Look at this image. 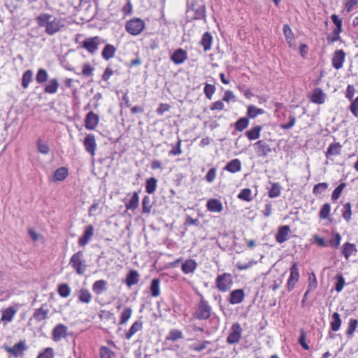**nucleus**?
Returning a JSON list of instances; mask_svg holds the SVG:
<instances>
[{"label": "nucleus", "instance_id": "c756f323", "mask_svg": "<svg viewBox=\"0 0 358 358\" xmlns=\"http://www.w3.org/2000/svg\"><path fill=\"white\" fill-rule=\"evenodd\" d=\"M224 170L235 173L241 170V162L238 159H234L230 161L224 168Z\"/></svg>", "mask_w": 358, "mask_h": 358}, {"label": "nucleus", "instance_id": "9d476101", "mask_svg": "<svg viewBox=\"0 0 358 358\" xmlns=\"http://www.w3.org/2000/svg\"><path fill=\"white\" fill-rule=\"evenodd\" d=\"M187 17L194 20H201L204 18L206 7L204 5H196L189 8L187 11Z\"/></svg>", "mask_w": 358, "mask_h": 358}, {"label": "nucleus", "instance_id": "de8ad7c7", "mask_svg": "<svg viewBox=\"0 0 358 358\" xmlns=\"http://www.w3.org/2000/svg\"><path fill=\"white\" fill-rule=\"evenodd\" d=\"M335 289L337 292H341L345 285V280L343 275L341 273L337 274L335 277Z\"/></svg>", "mask_w": 358, "mask_h": 358}, {"label": "nucleus", "instance_id": "ea45409f", "mask_svg": "<svg viewBox=\"0 0 358 358\" xmlns=\"http://www.w3.org/2000/svg\"><path fill=\"white\" fill-rule=\"evenodd\" d=\"M264 113V110L262 108H259L253 105H250L248 107L247 115L248 117L254 119L259 115Z\"/></svg>", "mask_w": 358, "mask_h": 358}, {"label": "nucleus", "instance_id": "20e7f679", "mask_svg": "<svg viewBox=\"0 0 358 358\" xmlns=\"http://www.w3.org/2000/svg\"><path fill=\"white\" fill-rule=\"evenodd\" d=\"M145 28V22L140 18H134L126 24V29L131 35L136 36L141 34Z\"/></svg>", "mask_w": 358, "mask_h": 358}, {"label": "nucleus", "instance_id": "58836bf2", "mask_svg": "<svg viewBox=\"0 0 358 358\" xmlns=\"http://www.w3.org/2000/svg\"><path fill=\"white\" fill-rule=\"evenodd\" d=\"M342 321L340 315L338 313H334L332 315L331 320L330 322L331 329L334 331H337L340 329Z\"/></svg>", "mask_w": 358, "mask_h": 358}, {"label": "nucleus", "instance_id": "39448f33", "mask_svg": "<svg viewBox=\"0 0 358 358\" xmlns=\"http://www.w3.org/2000/svg\"><path fill=\"white\" fill-rule=\"evenodd\" d=\"M289 276L287 282V289L291 292L295 287L296 284L299 282L300 274L298 264L296 262H292L289 268Z\"/></svg>", "mask_w": 358, "mask_h": 358}, {"label": "nucleus", "instance_id": "bf43d9fd", "mask_svg": "<svg viewBox=\"0 0 358 358\" xmlns=\"http://www.w3.org/2000/svg\"><path fill=\"white\" fill-rule=\"evenodd\" d=\"M358 326V320L356 319L351 318L349 321L348 328L346 334L349 336H352Z\"/></svg>", "mask_w": 358, "mask_h": 358}, {"label": "nucleus", "instance_id": "dca6fc26", "mask_svg": "<svg viewBox=\"0 0 358 358\" xmlns=\"http://www.w3.org/2000/svg\"><path fill=\"white\" fill-rule=\"evenodd\" d=\"M62 27L64 25L61 24V21L56 17H53L50 21L45 31L47 34L52 36L59 32Z\"/></svg>", "mask_w": 358, "mask_h": 358}, {"label": "nucleus", "instance_id": "37998d69", "mask_svg": "<svg viewBox=\"0 0 358 358\" xmlns=\"http://www.w3.org/2000/svg\"><path fill=\"white\" fill-rule=\"evenodd\" d=\"M48 79V71L44 69H39L36 75V81L38 84H43Z\"/></svg>", "mask_w": 358, "mask_h": 358}, {"label": "nucleus", "instance_id": "a19ab883", "mask_svg": "<svg viewBox=\"0 0 358 358\" xmlns=\"http://www.w3.org/2000/svg\"><path fill=\"white\" fill-rule=\"evenodd\" d=\"M33 80V71L28 69L24 71L22 78V86L26 89L28 87L29 83Z\"/></svg>", "mask_w": 358, "mask_h": 358}, {"label": "nucleus", "instance_id": "f704fd0d", "mask_svg": "<svg viewBox=\"0 0 358 358\" xmlns=\"http://www.w3.org/2000/svg\"><path fill=\"white\" fill-rule=\"evenodd\" d=\"M262 130V126L257 125L255 127L248 130L245 132V136L248 137V138L250 141L257 140L260 137V133Z\"/></svg>", "mask_w": 358, "mask_h": 358}, {"label": "nucleus", "instance_id": "774afa93", "mask_svg": "<svg viewBox=\"0 0 358 358\" xmlns=\"http://www.w3.org/2000/svg\"><path fill=\"white\" fill-rule=\"evenodd\" d=\"M216 176H217V169L213 167V168H211L207 173L205 178H206V180L209 182V183H211L213 182L215 178H216Z\"/></svg>", "mask_w": 358, "mask_h": 358}, {"label": "nucleus", "instance_id": "79ce46f5", "mask_svg": "<svg viewBox=\"0 0 358 358\" xmlns=\"http://www.w3.org/2000/svg\"><path fill=\"white\" fill-rule=\"evenodd\" d=\"M281 187L279 183H272L271 188L268 190V194L270 198H277L280 195Z\"/></svg>", "mask_w": 358, "mask_h": 358}, {"label": "nucleus", "instance_id": "a18cd8bd", "mask_svg": "<svg viewBox=\"0 0 358 358\" xmlns=\"http://www.w3.org/2000/svg\"><path fill=\"white\" fill-rule=\"evenodd\" d=\"M237 197L243 201H251L252 200V191L249 188H245L241 190Z\"/></svg>", "mask_w": 358, "mask_h": 358}, {"label": "nucleus", "instance_id": "cd10ccee", "mask_svg": "<svg viewBox=\"0 0 358 358\" xmlns=\"http://www.w3.org/2000/svg\"><path fill=\"white\" fill-rule=\"evenodd\" d=\"M139 204V196L138 192H135L132 194L131 198L125 201V207L127 210H134Z\"/></svg>", "mask_w": 358, "mask_h": 358}, {"label": "nucleus", "instance_id": "a211bd4d", "mask_svg": "<svg viewBox=\"0 0 358 358\" xmlns=\"http://www.w3.org/2000/svg\"><path fill=\"white\" fill-rule=\"evenodd\" d=\"M289 233L290 227L289 226L284 225L280 227L275 236L276 241L279 243L285 242L289 239Z\"/></svg>", "mask_w": 358, "mask_h": 358}, {"label": "nucleus", "instance_id": "aec40b11", "mask_svg": "<svg viewBox=\"0 0 358 358\" xmlns=\"http://www.w3.org/2000/svg\"><path fill=\"white\" fill-rule=\"evenodd\" d=\"M85 150L92 155H94V152L96 148V143L95 141V137L93 134H87L83 141Z\"/></svg>", "mask_w": 358, "mask_h": 358}, {"label": "nucleus", "instance_id": "7c9ffc66", "mask_svg": "<svg viewBox=\"0 0 358 358\" xmlns=\"http://www.w3.org/2000/svg\"><path fill=\"white\" fill-rule=\"evenodd\" d=\"M52 18V15L47 13H42L38 15L35 20L38 27L46 28Z\"/></svg>", "mask_w": 358, "mask_h": 358}, {"label": "nucleus", "instance_id": "6e6d98bb", "mask_svg": "<svg viewBox=\"0 0 358 358\" xmlns=\"http://www.w3.org/2000/svg\"><path fill=\"white\" fill-rule=\"evenodd\" d=\"M330 211H331V206L329 203H324L320 210V217L321 219H323V220H325L327 218L329 217V213H330Z\"/></svg>", "mask_w": 358, "mask_h": 358}, {"label": "nucleus", "instance_id": "864d4df0", "mask_svg": "<svg viewBox=\"0 0 358 358\" xmlns=\"http://www.w3.org/2000/svg\"><path fill=\"white\" fill-rule=\"evenodd\" d=\"M78 299L81 302L88 303L92 299L91 294L86 289H81L78 296Z\"/></svg>", "mask_w": 358, "mask_h": 358}, {"label": "nucleus", "instance_id": "6e6552de", "mask_svg": "<svg viewBox=\"0 0 358 358\" xmlns=\"http://www.w3.org/2000/svg\"><path fill=\"white\" fill-rule=\"evenodd\" d=\"M101 43V38L99 36L85 38L81 45V48L87 50L90 54H94L98 50Z\"/></svg>", "mask_w": 358, "mask_h": 358}, {"label": "nucleus", "instance_id": "13d9d810", "mask_svg": "<svg viewBox=\"0 0 358 358\" xmlns=\"http://www.w3.org/2000/svg\"><path fill=\"white\" fill-rule=\"evenodd\" d=\"M345 187V183H344V182L341 183L337 187H336L332 192L331 199L333 201L338 200L342 193V191L343 190V189Z\"/></svg>", "mask_w": 358, "mask_h": 358}, {"label": "nucleus", "instance_id": "412c9836", "mask_svg": "<svg viewBox=\"0 0 358 358\" xmlns=\"http://www.w3.org/2000/svg\"><path fill=\"white\" fill-rule=\"evenodd\" d=\"M140 280V275L136 270H130L126 275L124 282L127 287H131L138 284Z\"/></svg>", "mask_w": 358, "mask_h": 358}, {"label": "nucleus", "instance_id": "8fccbe9b", "mask_svg": "<svg viewBox=\"0 0 358 358\" xmlns=\"http://www.w3.org/2000/svg\"><path fill=\"white\" fill-rule=\"evenodd\" d=\"M152 207L150 198L148 196H145L142 200L143 213L149 214L151 212Z\"/></svg>", "mask_w": 358, "mask_h": 358}, {"label": "nucleus", "instance_id": "72a5a7b5", "mask_svg": "<svg viewBox=\"0 0 358 358\" xmlns=\"http://www.w3.org/2000/svg\"><path fill=\"white\" fill-rule=\"evenodd\" d=\"M59 87V83L57 78L50 79L44 87V92L47 94H55Z\"/></svg>", "mask_w": 358, "mask_h": 358}, {"label": "nucleus", "instance_id": "2eb2a0df", "mask_svg": "<svg viewBox=\"0 0 358 358\" xmlns=\"http://www.w3.org/2000/svg\"><path fill=\"white\" fill-rule=\"evenodd\" d=\"M99 116L93 111H90L85 118V127L88 130L95 129L99 122Z\"/></svg>", "mask_w": 358, "mask_h": 358}, {"label": "nucleus", "instance_id": "c03bdc74", "mask_svg": "<svg viewBox=\"0 0 358 358\" xmlns=\"http://www.w3.org/2000/svg\"><path fill=\"white\" fill-rule=\"evenodd\" d=\"M329 187V184L327 182H320L313 187V194L315 196H319L324 192Z\"/></svg>", "mask_w": 358, "mask_h": 358}, {"label": "nucleus", "instance_id": "bb28decb", "mask_svg": "<svg viewBox=\"0 0 358 358\" xmlns=\"http://www.w3.org/2000/svg\"><path fill=\"white\" fill-rule=\"evenodd\" d=\"M342 145L340 143H331L326 152V157L328 159L331 158L334 156L339 155L341 152Z\"/></svg>", "mask_w": 358, "mask_h": 358}, {"label": "nucleus", "instance_id": "5701e85b", "mask_svg": "<svg viewBox=\"0 0 358 358\" xmlns=\"http://www.w3.org/2000/svg\"><path fill=\"white\" fill-rule=\"evenodd\" d=\"M46 306L45 304H43L39 308L35 309L32 317L37 322H40L48 317L49 309L45 308Z\"/></svg>", "mask_w": 358, "mask_h": 358}, {"label": "nucleus", "instance_id": "423d86ee", "mask_svg": "<svg viewBox=\"0 0 358 358\" xmlns=\"http://www.w3.org/2000/svg\"><path fill=\"white\" fill-rule=\"evenodd\" d=\"M242 332L243 329L241 324L238 322L234 323L227 338V343L231 345L238 343L242 338Z\"/></svg>", "mask_w": 358, "mask_h": 358}, {"label": "nucleus", "instance_id": "2f4dec72", "mask_svg": "<svg viewBox=\"0 0 358 358\" xmlns=\"http://www.w3.org/2000/svg\"><path fill=\"white\" fill-rule=\"evenodd\" d=\"M160 282L161 281L159 278H154L151 281L150 291L151 296L154 298L159 296L161 294Z\"/></svg>", "mask_w": 358, "mask_h": 358}, {"label": "nucleus", "instance_id": "052dcab7", "mask_svg": "<svg viewBox=\"0 0 358 358\" xmlns=\"http://www.w3.org/2000/svg\"><path fill=\"white\" fill-rule=\"evenodd\" d=\"M351 204L350 203H346L343 206V217L347 222H349L351 220Z\"/></svg>", "mask_w": 358, "mask_h": 358}, {"label": "nucleus", "instance_id": "4be33fe9", "mask_svg": "<svg viewBox=\"0 0 358 358\" xmlns=\"http://www.w3.org/2000/svg\"><path fill=\"white\" fill-rule=\"evenodd\" d=\"M207 210L212 213H221L223 210V206L220 200L217 199H210L206 203Z\"/></svg>", "mask_w": 358, "mask_h": 358}, {"label": "nucleus", "instance_id": "a878e982", "mask_svg": "<svg viewBox=\"0 0 358 358\" xmlns=\"http://www.w3.org/2000/svg\"><path fill=\"white\" fill-rule=\"evenodd\" d=\"M197 268V263L194 259H186L181 266V270L185 274L193 273Z\"/></svg>", "mask_w": 358, "mask_h": 358}, {"label": "nucleus", "instance_id": "e433bc0d", "mask_svg": "<svg viewBox=\"0 0 358 358\" xmlns=\"http://www.w3.org/2000/svg\"><path fill=\"white\" fill-rule=\"evenodd\" d=\"M157 187V180L155 178L152 177V178H148L146 180V181H145V192L148 194H153L156 191Z\"/></svg>", "mask_w": 358, "mask_h": 358}, {"label": "nucleus", "instance_id": "1a4fd4ad", "mask_svg": "<svg viewBox=\"0 0 358 358\" xmlns=\"http://www.w3.org/2000/svg\"><path fill=\"white\" fill-rule=\"evenodd\" d=\"M68 327L62 323L57 324L52 331V338L54 341L58 342L62 338H65L68 336Z\"/></svg>", "mask_w": 358, "mask_h": 358}, {"label": "nucleus", "instance_id": "c9c22d12", "mask_svg": "<svg viewBox=\"0 0 358 358\" xmlns=\"http://www.w3.org/2000/svg\"><path fill=\"white\" fill-rule=\"evenodd\" d=\"M283 34L285 35L286 41L289 44V47H292L294 45V37L292 30L288 24L283 26Z\"/></svg>", "mask_w": 358, "mask_h": 358}, {"label": "nucleus", "instance_id": "3c124183", "mask_svg": "<svg viewBox=\"0 0 358 358\" xmlns=\"http://www.w3.org/2000/svg\"><path fill=\"white\" fill-rule=\"evenodd\" d=\"M58 293L62 297L66 298L70 295L71 288L66 283L60 284L58 286Z\"/></svg>", "mask_w": 358, "mask_h": 358}, {"label": "nucleus", "instance_id": "f03ea898", "mask_svg": "<svg viewBox=\"0 0 358 358\" xmlns=\"http://www.w3.org/2000/svg\"><path fill=\"white\" fill-rule=\"evenodd\" d=\"M215 284L219 291L226 292L233 285V277L231 273H224L218 275L215 279Z\"/></svg>", "mask_w": 358, "mask_h": 358}, {"label": "nucleus", "instance_id": "6ab92c4d", "mask_svg": "<svg viewBox=\"0 0 358 358\" xmlns=\"http://www.w3.org/2000/svg\"><path fill=\"white\" fill-rule=\"evenodd\" d=\"M17 311V308L13 306H10L2 310L0 322H4L5 324L10 322L13 320V317L15 315Z\"/></svg>", "mask_w": 358, "mask_h": 358}, {"label": "nucleus", "instance_id": "c85d7f7f", "mask_svg": "<svg viewBox=\"0 0 358 358\" xmlns=\"http://www.w3.org/2000/svg\"><path fill=\"white\" fill-rule=\"evenodd\" d=\"M69 175L68 169L62 166L55 170L53 175L52 180L54 182L63 181Z\"/></svg>", "mask_w": 358, "mask_h": 358}, {"label": "nucleus", "instance_id": "473e14b6", "mask_svg": "<svg viewBox=\"0 0 358 358\" xmlns=\"http://www.w3.org/2000/svg\"><path fill=\"white\" fill-rule=\"evenodd\" d=\"M143 328V322L141 320H137L129 328V331L125 334V338L127 340L131 338V337L138 331H141Z\"/></svg>", "mask_w": 358, "mask_h": 358}, {"label": "nucleus", "instance_id": "ddd939ff", "mask_svg": "<svg viewBox=\"0 0 358 358\" xmlns=\"http://www.w3.org/2000/svg\"><path fill=\"white\" fill-rule=\"evenodd\" d=\"M345 59V53L343 50H337L334 52L332 58V66L336 70L343 67Z\"/></svg>", "mask_w": 358, "mask_h": 358}, {"label": "nucleus", "instance_id": "f3484780", "mask_svg": "<svg viewBox=\"0 0 358 358\" xmlns=\"http://www.w3.org/2000/svg\"><path fill=\"white\" fill-rule=\"evenodd\" d=\"M256 153L259 157H266L271 152V149L268 144L264 141H258L254 144Z\"/></svg>", "mask_w": 358, "mask_h": 358}, {"label": "nucleus", "instance_id": "f8f14e48", "mask_svg": "<svg viewBox=\"0 0 358 358\" xmlns=\"http://www.w3.org/2000/svg\"><path fill=\"white\" fill-rule=\"evenodd\" d=\"M245 292L243 289H237L231 292L229 295L228 301L231 305L238 304L243 301Z\"/></svg>", "mask_w": 358, "mask_h": 358}, {"label": "nucleus", "instance_id": "0eeeda50", "mask_svg": "<svg viewBox=\"0 0 358 358\" xmlns=\"http://www.w3.org/2000/svg\"><path fill=\"white\" fill-rule=\"evenodd\" d=\"M3 349L15 357H22L24 352L28 349L26 345V341H20L15 343L13 347L3 346Z\"/></svg>", "mask_w": 358, "mask_h": 358}, {"label": "nucleus", "instance_id": "4d7b16f0", "mask_svg": "<svg viewBox=\"0 0 358 358\" xmlns=\"http://www.w3.org/2000/svg\"><path fill=\"white\" fill-rule=\"evenodd\" d=\"M182 338V333L178 329H172L170 331L166 339L175 341Z\"/></svg>", "mask_w": 358, "mask_h": 358}, {"label": "nucleus", "instance_id": "f257e3e1", "mask_svg": "<svg viewBox=\"0 0 358 358\" xmlns=\"http://www.w3.org/2000/svg\"><path fill=\"white\" fill-rule=\"evenodd\" d=\"M211 311L212 308L209 303L203 298H201L198 304L197 309L194 313V316L200 320H208L210 317Z\"/></svg>", "mask_w": 358, "mask_h": 358}, {"label": "nucleus", "instance_id": "e2e57ef3", "mask_svg": "<svg viewBox=\"0 0 358 358\" xmlns=\"http://www.w3.org/2000/svg\"><path fill=\"white\" fill-rule=\"evenodd\" d=\"M38 150L42 153L47 155L50 152V148L47 143H43L41 139H38L36 143Z\"/></svg>", "mask_w": 358, "mask_h": 358}, {"label": "nucleus", "instance_id": "0e129e2a", "mask_svg": "<svg viewBox=\"0 0 358 358\" xmlns=\"http://www.w3.org/2000/svg\"><path fill=\"white\" fill-rule=\"evenodd\" d=\"M308 281H309L308 286V291L315 289L317 287V278H316V276L314 273H311L309 274Z\"/></svg>", "mask_w": 358, "mask_h": 358}, {"label": "nucleus", "instance_id": "7ed1b4c3", "mask_svg": "<svg viewBox=\"0 0 358 358\" xmlns=\"http://www.w3.org/2000/svg\"><path fill=\"white\" fill-rule=\"evenodd\" d=\"M83 252L82 251H78L72 255L69 262V264L79 275H83L87 268V265L85 264V262L83 259Z\"/></svg>", "mask_w": 358, "mask_h": 358}, {"label": "nucleus", "instance_id": "5fc2aeb1", "mask_svg": "<svg viewBox=\"0 0 358 358\" xmlns=\"http://www.w3.org/2000/svg\"><path fill=\"white\" fill-rule=\"evenodd\" d=\"M248 124L249 121L248 118L241 117L236 122L235 127L237 131H242L248 127Z\"/></svg>", "mask_w": 358, "mask_h": 358}, {"label": "nucleus", "instance_id": "338daca9", "mask_svg": "<svg viewBox=\"0 0 358 358\" xmlns=\"http://www.w3.org/2000/svg\"><path fill=\"white\" fill-rule=\"evenodd\" d=\"M102 57L108 60L112 57V45L111 44H106L105 48H103L102 52H101Z\"/></svg>", "mask_w": 358, "mask_h": 358}, {"label": "nucleus", "instance_id": "603ef678", "mask_svg": "<svg viewBox=\"0 0 358 358\" xmlns=\"http://www.w3.org/2000/svg\"><path fill=\"white\" fill-rule=\"evenodd\" d=\"M37 358H55V352L50 347L43 349L37 356Z\"/></svg>", "mask_w": 358, "mask_h": 358}, {"label": "nucleus", "instance_id": "4c0bfd02", "mask_svg": "<svg viewBox=\"0 0 358 358\" xmlns=\"http://www.w3.org/2000/svg\"><path fill=\"white\" fill-rule=\"evenodd\" d=\"M213 37L209 32H205L201 41V44L203 47L205 51L210 50L212 45Z\"/></svg>", "mask_w": 358, "mask_h": 358}, {"label": "nucleus", "instance_id": "393cba45", "mask_svg": "<svg viewBox=\"0 0 358 358\" xmlns=\"http://www.w3.org/2000/svg\"><path fill=\"white\" fill-rule=\"evenodd\" d=\"M310 99L314 103L322 104L325 102L326 94L320 88H316L313 90Z\"/></svg>", "mask_w": 358, "mask_h": 358}, {"label": "nucleus", "instance_id": "9b49d317", "mask_svg": "<svg viewBox=\"0 0 358 358\" xmlns=\"http://www.w3.org/2000/svg\"><path fill=\"white\" fill-rule=\"evenodd\" d=\"M188 58L187 52L182 48L175 50L171 55V60L176 65L183 64Z\"/></svg>", "mask_w": 358, "mask_h": 358}, {"label": "nucleus", "instance_id": "09e8293b", "mask_svg": "<svg viewBox=\"0 0 358 358\" xmlns=\"http://www.w3.org/2000/svg\"><path fill=\"white\" fill-rule=\"evenodd\" d=\"M132 313V310L129 307H127L124 308V310L122 311L120 314V324H124L127 322V321L131 317Z\"/></svg>", "mask_w": 358, "mask_h": 358}, {"label": "nucleus", "instance_id": "680f3d73", "mask_svg": "<svg viewBox=\"0 0 358 358\" xmlns=\"http://www.w3.org/2000/svg\"><path fill=\"white\" fill-rule=\"evenodd\" d=\"M203 91L206 96L210 100L215 92V87L213 85L206 83Z\"/></svg>", "mask_w": 358, "mask_h": 358}, {"label": "nucleus", "instance_id": "49530a36", "mask_svg": "<svg viewBox=\"0 0 358 358\" xmlns=\"http://www.w3.org/2000/svg\"><path fill=\"white\" fill-rule=\"evenodd\" d=\"M106 282L105 280H96L94 284H93V287H92V289H93V291L96 294H101L103 290H106Z\"/></svg>", "mask_w": 358, "mask_h": 358}, {"label": "nucleus", "instance_id": "b1692460", "mask_svg": "<svg viewBox=\"0 0 358 358\" xmlns=\"http://www.w3.org/2000/svg\"><path fill=\"white\" fill-rule=\"evenodd\" d=\"M357 252L356 245L347 242L342 246V254L346 260H348L352 255H355Z\"/></svg>", "mask_w": 358, "mask_h": 358}, {"label": "nucleus", "instance_id": "4468645a", "mask_svg": "<svg viewBox=\"0 0 358 358\" xmlns=\"http://www.w3.org/2000/svg\"><path fill=\"white\" fill-rule=\"evenodd\" d=\"M94 227L92 224L85 226L83 235L78 240V244L80 246L86 245L94 236Z\"/></svg>", "mask_w": 358, "mask_h": 358}, {"label": "nucleus", "instance_id": "69168bd1", "mask_svg": "<svg viewBox=\"0 0 358 358\" xmlns=\"http://www.w3.org/2000/svg\"><path fill=\"white\" fill-rule=\"evenodd\" d=\"M341 236L338 233L334 234L333 236L329 241V244L331 247L338 248L340 245Z\"/></svg>", "mask_w": 358, "mask_h": 358}]
</instances>
